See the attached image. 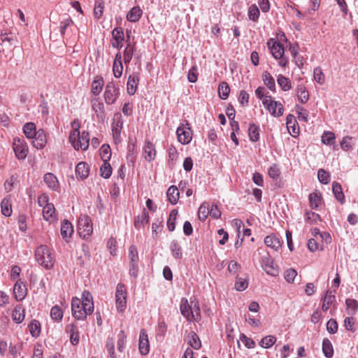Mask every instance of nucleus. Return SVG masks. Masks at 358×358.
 <instances>
[{
	"mask_svg": "<svg viewBox=\"0 0 358 358\" xmlns=\"http://www.w3.org/2000/svg\"><path fill=\"white\" fill-rule=\"evenodd\" d=\"M120 94L119 87L114 81L109 82L105 88L103 96L106 104L111 105L117 99Z\"/></svg>",
	"mask_w": 358,
	"mask_h": 358,
	"instance_id": "6e6552de",
	"label": "nucleus"
},
{
	"mask_svg": "<svg viewBox=\"0 0 358 358\" xmlns=\"http://www.w3.org/2000/svg\"><path fill=\"white\" fill-rule=\"evenodd\" d=\"M73 232V228L71 222L64 220L61 225V235L63 238L71 237Z\"/></svg>",
	"mask_w": 358,
	"mask_h": 358,
	"instance_id": "2f4dec72",
	"label": "nucleus"
},
{
	"mask_svg": "<svg viewBox=\"0 0 358 358\" xmlns=\"http://www.w3.org/2000/svg\"><path fill=\"white\" fill-rule=\"evenodd\" d=\"M249 136L250 139L253 141L256 142L259 140V127L252 124L250 125L249 129H248Z\"/></svg>",
	"mask_w": 358,
	"mask_h": 358,
	"instance_id": "5fc2aeb1",
	"label": "nucleus"
},
{
	"mask_svg": "<svg viewBox=\"0 0 358 358\" xmlns=\"http://www.w3.org/2000/svg\"><path fill=\"white\" fill-rule=\"evenodd\" d=\"M139 352L143 355H146L150 351V344L148 336L145 329H141L139 335L138 343Z\"/></svg>",
	"mask_w": 358,
	"mask_h": 358,
	"instance_id": "f3484780",
	"label": "nucleus"
},
{
	"mask_svg": "<svg viewBox=\"0 0 358 358\" xmlns=\"http://www.w3.org/2000/svg\"><path fill=\"white\" fill-rule=\"evenodd\" d=\"M127 289L124 285L119 283L115 292V304L118 312H123L127 306Z\"/></svg>",
	"mask_w": 358,
	"mask_h": 358,
	"instance_id": "0eeeda50",
	"label": "nucleus"
},
{
	"mask_svg": "<svg viewBox=\"0 0 358 358\" xmlns=\"http://www.w3.org/2000/svg\"><path fill=\"white\" fill-rule=\"evenodd\" d=\"M23 131L27 138H33L34 136L37 133L35 124L33 122L26 123L24 125Z\"/></svg>",
	"mask_w": 358,
	"mask_h": 358,
	"instance_id": "4c0bfd02",
	"label": "nucleus"
},
{
	"mask_svg": "<svg viewBox=\"0 0 358 358\" xmlns=\"http://www.w3.org/2000/svg\"><path fill=\"white\" fill-rule=\"evenodd\" d=\"M65 331L69 335L70 342L73 345H77L79 343V331L77 324L74 323L69 324L65 327Z\"/></svg>",
	"mask_w": 358,
	"mask_h": 358,
	"instance_id": "dca6fc26",
	"label": "nucleus"
},
{
	"mask_svg": "<svg viewBox=\"0 0 358 358\" xmlns=\"http://www.w3.org/2000/svg\"><path fill=\"white\" fill-rule=\"evenodd\" d=\"M93 231L91 219L87 215H80L78 221V232L83 238H87Z\"/></svg>",
	"mask_w": 358,
	"mask_h": 358,
	"instance_id": "39448f33",
	"label": "nucleus"
},
{
	"mask_svg": "<svg viewBox=\"0 0 358 358\" xmlns=\"http://www.w3.org/2000/svg\"><path fill=\"white\" fill-rule=\"evenodd\" d=\"M264 107L274 117H280L283 114L284 108L280 101H273L271 96H266L262 101Z\"/></svg>",
	"mask_w": 358,
	"mask_h": 358,
	"instance_id": "423d86ee",
	"label": "nucleus"
},
{
	"mask_svg": "<svg viewBox=\"0 0 358 358\" xmlns=\"http://www.w3.org/2000/svg\"><path fill=\"white\" fill-rule=\"evenodd\" d=\"M12 319L17 323L22 322L24 319V310L22 305H17L12 313Z\"/></svg>",
	"mask_w": 358,
	"mask_h": 358,
	"instance_id": "c756f323",
	"label": "nucleus"
},
{
	"mask_svg": "<svg viewBox=\"0 0 358 358\" xmlns=\"http://www.w3.org/2000/svg\"><path fill=\"white\" fill-rule=\"evenodd\" d=\"M92 107L98 118L103 119L105 117L104 105L99 99H94L92 100Z\"/></svg>",
	"mask_w": 358,
	"mask_h": 358,
	"instance_id": "b1692460",
	"label": "nucleus"
},
{
	"mask_svg": "<svg viewBox=\"0 0 358 358\" xmlns=\"http://www.w3.org/2000/svg\"><path fill=\"white\" fill-rule=\"evenodd\" d=\"M296 110L298 115V118L303 122L308 121V112L302 106H296Z\"/></svg>",
	"mask_w": 358,
	"mask_h": 358,
	"instance_id": "774afa93",
	"label": "nucleus"
},
{
	"mask_svg": "<svg viewBox=\"0 0 358 358\" xmlns=\"http://www.w3.org/2000/svg\"><path fill=\"white\" fill-rule=\"evenodd\" d=\"M260 15L259 10L256 4H252L248 8V16L253 22H257Z\"/></svg>",
	"mask_w": 358,
	"mask_h": 358,
	"instance_id": "37998d69",
	"label": "nucleus"
},
{
	"mask_svg": "<svg viewBox=\"0 0 358 358\" xmlns=\"http://www.w3.org/2000/svg\"><path fill=\"white\" fill-rule=\"evenodd\" d=\"M266 44L273 57L279 60L278 64L282 67H286L288 64V58L284 55L283 45L273 38L269 39Z\"/></svg>",
	"mask_w": 358,
	"mask_h": 358,
	"instance_id": "7ed1b4c3",
	"label": "nucleus"
},
{
	"mask_svg": "<svg viewBox=\"0 0 358 358\" xmlns=\"http://www.w3.org/2000/svg\"><path fill=\"white\" fill-rule=\"evenodd\" d=\"M310 206L313 209H316L319 207L322 201V195L320 192H315L309 195Z\"/></svg>",
	"mask_w": 358,
	"mask_h": 358,
	"instance_id": "c9c22d12",
	"label": "nucleus"
},
{
	"mask_svg": "<svg viewBox=\"0 0 358 358\" xmlns=\"http://www.w3.org/2000/svg\"><path fill=\"white\" fill-rule=\"evenodd\" d=\"M230 92L229 85L226 82H222L218 87L219 96L222 99H227Z\"/></svg>",
	"mask_w": 358,
	"mask_h": 358,
	"instance_id": "a18cd8bd",
	"label": "nucleus"
},
{
	"mask_svg": "<svg viewBox=\"0 0 358 358\" xmlns=\"http://www.w3.org/2000/svg\"><path fill=\"white\" fill-rule=\"evenodd\" d=\"M298 100L301 103H306L309 99V94L303 85H299L296 87Z\"/></svg>",
	"mask_w": 358,
	"mask_h": 358,
	"instance_id": "7c9ffc66",
	"label": "nucleus"
},
{
	"mask_svg": "<svg viewBox=\"0 0 358 358\" xmlns=\"http://www.w3.org/2000/svg\"><path fill=\"white\" fill-rule=\"evenodd\" d=\"M262 80L265 85L271 91L275 90V82L273 77L268 71H264L262 74Z\"/></svg>",
	"mask_w": 358,
	"mask_h": 358,
	"instance_id": "72a5a7b5",
	"label": "nucleus"
},
{
	"mask_svg": "<svg viewBox=\"0 0 358 358\" xmlns=\"http://www.w3.org/2000/svg\"><path fill=\"white\" fill-rule=\"evenodd\" d=\"M139 81V76L138 74L133 73L132 75H130L128 78L127 80V92L130 95L134 94L136 92L138 84Z\"/></svg>",
	"mask_w": 358,
	"mask_h": 358,
	"instance_id": "393cba45",
	"label": "nucleus"
},
{
	"mask_svg": "<svg viewBox=\"0 0 358 358\" xmlns=\"http://www.w3.org/2000/svg\"><path fill=\"white\" fill-rule=\"evenodd\" d=\"M335 300V295L332 294L331 291H327L324 297L323 298L322 308L324 311H327L333 301Z\"/></svg>",
	"mask_w": 358,
	"mask_h": 358,
	"instance_id": "e433bc0d",
	"label": "nucleus"
},
{
	"mask_svg": "<svg viewBox=\"0 0 358 358\" xmlns=\"http://www.w3.org/2000/svg\"><path fill=\"white\" fill-rule=\"evenodd\" d=\"M43 181L53 191L59 190V183L57 178L52 173H47L43 176Z\"/></svg>",
	"mask_w": 358,
	"mask_h": 358,
	"instance_id": "412c9836",
	"label": "nucleus"
},
{
	"mask_svg": "<svg viewBox=\"0 0 358 358\" xmlns=\"http://www.w3.org/2000/svg\"><path fill=\"white\" fill-rule=\"evenodd\" d=\"M180 313L189 322H199L201 319L199 303L197 300L190 299L189 303L187 299L182 298L180 301Z\"/></svg>",
	"mask_w": 358,
	"mask_h": 358,
	"instance_id": "f257e3e1",
	"label": "nucleus"
},
{
	"mask_svg": "<svg viewBox=\"0 0 358 358\" xmlns=\"http://www.w3.org/2000/svg\"><path fill=\"white\" fill-rule=\"evenodd\" d=\"M149 222V215L148 213L144 210L143 212V214L141 217H138L137 220L135 221V227H143L144 224L148 223Z\"/></svg>",
	"mask_w": 358,
	"mask_h": 358,
	"instance_id": "69168bd1",
	"label": "nucleus"
},
{
	"mask_svg": "<svg viewBox=\"0 0 358 358\" xmlns=\"http://www.w3.org/2000/svg\"><path fill=\"white\" fill-rule=\"evenodd\" d=\"M322 352L328 358H331L334 355V348L331 341L328 338H324L322 341Z\"/></svg>",
	"mask_w": 358,
	"mask_h": 358,
	"instance_id": "58836bf2",
	"label": "nucleus"
},
{
	"mask_svg": "<svg viewBox=\"0 0 358 358\" xmlns=\"http://www.w3.org/2000/svg\"><path fill=\"white\" fill-rule=\"evenodd\" d=\"M36 259L39 264L47 269L53 267L55 263V257L50 248L46 245H40L35 252Z\"/></svg>",
	"mask_w": 358,
	"mask_h": 358,
	"instance_id": "f03ea898",
	"label": "nucleus"
},
{
	"mask_svg": "<svg viewBox=\"0 0 358 358\" xmlns=\"http://www.w3.org/2000/svg\"><path fill=\"white\" fill-rule=\"evenodd\" d=\"M127 336L124 331H120L118 334L117 349L120 352H123L126 344Z\"/></svg>",
	"mask_w": 358,
	"mask_h": 358,
	"instance_id": "680f3d73",
	"label": "nucleus"
},
{
	"mask_svg": "<svg viewBox=\"0 0 358 358\" xmlns=\"http://www.w3.org/2000/svg\"><path fill=\"white\" fill-rule=\"evenodd\" d=\"M33 138L32 144L37 149L43 148L47 143L46 135L43 129L37 131L36 134L34 136Z\"/></svg>",
	"mask_w": 358,
	"mask_h": 358,
	"instance_id": "aec40b11",
	"label": "nucleus"
},
{
	"mask_svg": "<svg viewBox=\"0 0 358 358\" xmlns=\"http://www.w3.org/2000/svg\"><path fill=\"white\" fill-rule=\"evenodd\" d=\"M29 330L33 337L37 338L41 334V324L38 321L34 320L29 324Z\"/></svg>",
	"mask_w": 358,
	"mask_h": 358,
	"instance_id": "79ce46f5",
	"label": "nucleus"
},
{
	"mask_svg": "<svg viewBox=\"0 0 358 358\" xmlns=\"http://www.w3.org/2000/svg\"><path fill=\"white\" fill-rule=\"evenodd\" d=\"M90 173V166L84 162H79L76 167V175L78 178L81 180L88 177Z\"/></svg>",
	"mask_w": 358,
	"mask_h": 358,
	"instance_id": "5701e85b",
	"label": "nucleus"
},
{
	"mask_svg": "<svg viewBox=\"0 0 358 358\" xmlns=\"http://www.w3.org/2000/svg\"><path fill=\"white\" fill-rule=\"evenodd\" d=\"M248 286V282L246 278H241V277H237L236 280L235 282V289L237 291H243L245 290Z\"/></svg>",
	"mask_w": 358,
	"mask_h": 358,
	"instance_id": "052dcab7",
	"label": "nucleus"
},
{
	"mask_svg": "<svg viewBox=\"0 0 358 358\" xmlns=\"http://www.w3.org/2000/svg\"><path fill=\"white\" fill-rule=\"evenodd\" d=\"M28 290L26 285L20 280L13 287V296L16 301H21L26 297Z\"/></svg>",
	"mask_w": 358,
	"mask_h": 358,
	"instance_id": "4468645a",
	"label": "nucleus"
},
{
	"mask_svg": "<svg viewBox=\"0 0 358 358\" xmlns=\"http://www.w3.org/2000/svg\"><path fill=\"white\" fill-rule=\"evenodd\" d=\"M178 210L176 209H173L171 211L169 219L167 220V227L170 231H173L176 228V220L178 215Z\"/></svg>",
	"mask_w": 358,
	"mask_h": 358,
	"instance_id": "de8ad7c7",
	"label": "nucleus"
},
{
	"mask_svg": "<svg viewBox=\"0 0 358 358\" xmlns=\"http://www.w3.org/2000/svg\"><path fill=\"white\" fill-rule=\"evenodd\" d=\"M277 82L281 90L283 91H288L292 87L291 80L282 74L278 76Z\"/></svg>",
	"mask_w": 358,
	"mask_h": 358,
	"instance_id": "473e14b6",
	"label": "nucleus"
},
{
	"mask_svg": "<svg viewBox=\"0 0 358 358\" xmlns=\"http://www.w3.org/2000/svg\"><path fill=\"white\" fill-rule=\"evenodd\" d=\"M178 141L182 145L189 143L192 138V131L189 124L186 121V123L181 124L176 131Z\"/></svg>",
	"mask_w": 358,
	"mask_h": 358,
	"instance_id": "1a4fd4ad",
	"label": "nucleus"
},
{
	"mask_svg": "<svg viewBox=\"0 0 358 358\" xmlns=\"http://www.w3.org/2000/svg\"><path fill=\"white\" fill-rule=\"evenodd\" d=\"M113 41L111 45L114 48L120 49L123 46L124 36L123 29L120 27L112 31Z\"/></svg>",
	"mask_w": 358,
	"mask_h": 358,
	"instance_id": "ddd939ff",
	"label": "nucleus"
},
{
	"mask_svg": "<svg viewBox=\"0 0 358 358\" xmlns=\"http://www.w3.org/2000/svg\"><path fill=\"white\" fill-rule=\"evenodd\" d=\"M349 314L354 315L358 310V302L355 299H347L345 301Z\"/></svg>",
	"mask_w": 358,
	"mask_h": 358,
	"instance_id": "3c124183",
	"label": "nucleus"
},
{
	"mask_svg": "<svg viewBox=\"0 0 358 358\" xmlns=\"http://www.w3.org/2000/svg\"><path fill=\"white\" fill-rule=\"evenodd\" d=\"M101 176L104 178H108L112 173V167L108 162H103L100 167Z\"/></svg>",
	"mask_w": 358,
	"mask_h": 358,
	"instance_id": "603ef678",
	"label": "nucleus"
},
{
	"mask_svg": "<svg viewBox=\"0 0 358 358\" xmlns=\"http://www.w3.org/2000/svg\"><path fill=\"white\" fill-rule=\"evenodd\" d=\"M264 243L274 251H278L282 247V241L277 235L271 234L265 237Z\"/></svg>",
	"mask_w": 358,
	"mask_h": 358,
	"instance_id": "a211bd4d",
	"label": "nucleus"
},
{
	"mask_svg": "<svg viewBox=\"0 0 358 358\" xmlns=\"http://www.w3.org/2000/svg\"><path fill=\"white\" fill-rule=\"evenodd\" d=\"M276 342V338L273 336L269 335L264 337L259 345L264 348H271Z\"/></svg>",
	"mask_w": 358,
	"mask_h": 358,
	"instance_id": "6e6d98bb",
	"label": "nucleus"
},
{
	"mask_svg": "<svg viewBox=\"0 0 358 358\" xmlns=\"http://www.w3.org/2000/svg\"><path fill=\"white\" fill-rule=\"evenodd\" d=\"M81 301L87 306L88 310H94V303L92 294L90 292L84 291L83 292V299H81Z\"/></svg>",
	"mask_w": 358,
	"mask_h": 358,
	"instance_id": "49530a36",
	"label": "nucleus"
},
{
	"mask_svg": "<svg viewBox=\"0 0 358 358\" xmlns=\"http://www.w3.org/2000/svg\"><path fill=\"white\" fill-rule=\"evenodd\" d=\"M106 348L110 358H118L115 353V343L113 338H108L107 339Z\"/></svg>",
	"mask_w": 358,
	"mask_h": 358,
	"instance_id": "e2e57ef3",
	"label": "nucleus"
},
{
	"mask_svg": "<svg viewBox=\"0 0 358 358\" xmlns=\"http://www.w3.org/2000/svg\"><path fill=\"white\" fill-rule=\"evenodd\" d=\"M104 85V80L101 76H96L91 85V92L97 96L102 91Z\"/></svg>",
	"mask_w": 358,
	"mask_h": 358,
	"instance_id": "a878e982",
	"label": "nucleus"
},
{
	"mask_svg": "<svg viewBox=\"0 0 358 358\" xmlns=\"http://www.w3.org/2000/svg\"><path fill=\"white\" fill-rule=\"evenodd\" d=\"M100 155L103 162H108L111 157V150L108 145H103L101 148Z\"/></svg>",
	"mask_w": 358,
	"mask_h": 358,
	"instance_id": "13d9d810",
	"label": "nucleus"
},
{
	"mask_svg": "<svg viewBox=\"0 0 358 358\" xmlns=\"http://www.w3.org/2000/svg\"><path fill=\"white\" fill-rule=\"evenodd\" d=\"M71 311L72 315L78 320H85L88 315H91L93 312V310H88L87 306L77 297L72 299Z\"/></svg>",
	"mask_w": 358,
	"mask_h": 358,
	"instance_id": "20e7f679",
	"label": "nucleus"
},
{
	"mask_svg": "<svg viewBox=\"0 0 358 358\" xmlns=\"http://www.w3.org/2000/svg\"><path fill=\"white\" fill-rule=\"evenodd\" d=\"M104 9L103 0H96L94 8V15L96 19H100L103 15Z\"/></svg>",
	"mask_w": 358,
	"mask_h": 358,
	"instance_id": "c03bdc74",
	"label": "nucleus"
},
{
	"mask_svg": "<svg viewBox=\"0 0 358 358\" xmlns=\"http://www.w3.org/2000/svg\"><path fill=\"white\" fill-rule=\"evenodd\" d=\"M129 258L130 264H138V254L137 248L134 245L130 246L129 249Z\"/></svg>",
	"mask_w": 358,
	"mask_h": 358,
	"instance_id": "0e129e2a",
	"label": "nucleus"
},
{
	"mask_svg": "<svg viewBox=\"0 0 358 358\" xmlns=\"http://www.w3.org/2000/svg\"><path fill=\"white\" fill-rule=\"evenodd\" d=\"M50 316L55 321H60L63 317V311L58 306H55L51 308Z\"/></svg>",
	"mask_w": 358,
	"mask_h": 358,
	"instance_id": "4d7b16f0",
	"label": "nucleus"
},
{
	"mask_svg": "<svg viewBox=\"0 0 358 358\" xmlns=\"http://www.w3.org/2000/svg\"><path fill=\"white\" fill-rule=\"evenodd\" d=\"M123 121L122 115L120 113L114 114L112 122V132L115 143L120 141V134L122 129Z\"/></svg>",
	"mask_w": 358,
	"mask_h": 358,
	"instance_id": "9b49d317",
	"label": "nucleus"
},
{
	"mask_svg": "<svg viewBox=\"0 0 358 358\" xmlns=\"http://www.w3.org/2000/svg\"><path fill=\"white\" fill-rule=\"evenodd\" d=\"M322 142L326 145H333L335 143V134L331 131H325L322 136Z\"/></svg>",
	"mask_w": 358,
	"mask_h": 358,
	"instance_id": "864d4df0",
	"label": "nucleus"
},
{
	"mask_svg": "<svg viewBox=\"0 0 358 358\" xmlns=\"http://www.w3.org/2000/svg\"><path fill=\"white\" fill-rule=\"evenodd\" d=\"M317 178L320 182L327 184L329 182L330 176L325 170L320 169L317 171Z\"/></svg>",
	"mask_w": 358,
	"mask_h": 358,
	"instance_id": "338daca9",
	"label": "nucleus"
},
{
	"mask_svg": "<svg viewBox=\"0 0 358 358\" xmlns=\"http://www.w3.org/2000/svg\"><path fill=\"white\" fill-rule=\"evenodd\" d=\"M123 71V65L122 62V55L118 52L115 57V59L113 64V76L119 78L121 77Z\"/></svg>",
	"mask_w": 358,
	"mask_h": 358,
	"instance_id": "4be33fe9",
	"label": "nucleus"
},
{
	"mask_svg": "<svg viewBox=\"0 0 358 358\" xmlns=\"http://www.w3.org/2000/svg\"><path fill=\"white\" fill-rule=\"evenodd\" d=\"M75 150H78L81 149L86 150L89 147L90 143V134L87 131H83L80 134L79 133V137L73 141H69Z\"/></svg>",
	"mask_w": 358,
	"mask_h": 358,
	"instance_id": "f8f14e48",
	"label": "nucleus"
},
{
	"mask_svg": "<svg viewBox=\"0 0 358 358\" xmlns=\"http://www.w3.org/2000/svg\"><path fill=\"white\" fill-rule=\"evenodd\" d=\"M262 266L267 274L272 276L278 275V267L274 266L273 260L268 255L262 257Z\"/></svg>",
	"mask_w": 358,
	"mask_h": 358,
	"instance_id": "2eb2a0df",
	"label": "nucleus"
},
{
	"mask_svg": "<svg viewBox=\"0 0 358 358\" xmlns=\"http://www.w3.org/2000/svg\"><path fill=\"white\" fill-rule=\"evenodd\" d=\"M13 148L17 159H24L26 158L29 150L27 143L23 139L15 138L13 139Z\"/></svg>",
	"mask_w": 358,
	"mask_h": 358,
	"instance_id": "9d476101",
	"label": "nucleus"
},
{
	"mask_svg": "<svg viewBox=\"0 0 358 358\" xmlns=\"http://www.w3.org/2000/svg\"><path fill=\"white\" fill-rule=\"evenodd\" d=\"M143 10L139 6L133 7L127 13V19L131 22H136L141 17Z\"/></svg>",
	"mask_w": 358,
	"mask_h": 358,
	"instance_id": "cd10ccee",
	"label": "nucleus"
},
{
	"mask_svg": "<svg viewBox=\"0 0 358 358\" xmlns=\"http://www.w3.org/2000/svg\"><path fill=\"white\" fill-rule=\"evenodd\" d=\"M43 217L45 220L50 223H54L57 220L55 208L52 203L43 208Z\"/></svg>",
	"mask_w": 358,
	"mask_h": 358,
	"instance_id": "6ab92c4d",
	"label": "nucleus"
},
{
	"mask_svg": "<svg viewBox=\"0 0 358 358\" xmlns=\"http://www.w3.org/2000/svg\"><path fill=\"white\" fill-rule=\"evenodd\" d=\"M179 191L178 188L174 185L169 187L167 189L166 196L169 201L171 204H176L178 202L179 199Z\"/></svg>",
	"mask_w": 358,
	"mask_h": 358,
	"instance_id": "c85d7f7f",
	"label": "nucleus"
},
{
	"mask_svg": "<svg viewBox=\"0 0 358 358\" xmlns=\"http://www.w3.org/2000/svg\"><path fill=\"white\" fill-rule=\"evenodd\" d=\"M72 131L69 135V141H75L79 137L80 122L78 120H74L71 124Z\"/></svg>",
	"mask_w": 358,
	"mask_h": 358,
	"instance_id": "ea45409f",
	"label": "nucleus"
},
{
	"mask_svg": "<svg viewBox=\"0 0 358 358\" xmlns=\"http://www.w3.org/2000/svg\"><path fill=\"white\" fill-rule=\"evenodd\" d=\"M143 150L144 157L147 161L150 162L155 159L156 150L154 144L150 141H146Z\"/></svg>",
	"mask_w": 358,
	"mask_h": 358,
	"instance_id": "bb28decb",
	"label": "nucleus"
},
{
	"mask_svg": "<svg viewBox=\"0 0 358 358\" xmlns=\"http://www.w3.org/2000/svg\"><path fill=\"white\" fill-rule=\"evenodd\" d=\"M1 213L6 217L12 214L11 203L9 198H5L1 203Z\"/></svg>",
	"mask_w": 358,
	"mask_h": 358,
	"instance_id": "a19ab883",
	"label": "nucleus"
},
{
	"mask_svg": "<svg viewBox=\"0 0 358 358\" xmlns=\"http://www.w3.org/2000/svg\"><path fill=\"white\" fill-rule=\"evenodd\" d=\"M134 48L131 45V42L127 43V46L124 51V62L125 64H129L132 59Z\"/></svg>",
	"mask_w": 358,
	"mask_h": 358,
	"instance_id": "8fccbe9b",
	"label": "nucleus"
},
{
	"mask_svg": "<svg viewBox=\"0 0 358 358\" xmlns=\"http://www.w3.org/2000/svg\"><path fill=\"white\" fill-rule=\"evenodd\" d=\"M313 77L315 80L320 85H323L325 82L324 74L320 67H317L314 69Z\"/></svg>",
	"mask_w": 358,
	"mask_h": 358,
	"instance_id": "bf43d9fd",
	"label": "nucleus"
},
{
	"mask_svg": "<svg viewBox=\"0 0 358 358\" xmlns=\"http://www.w3.org/2000/svg\"><path fill=\"white\" fill-rule=\"evenodd\" d=\"M332 190L336 199L341 203H343L345 202V196L342 191L341 185L337 182H334L332 184Z\"/></svg>",
	"mask_w": 358,
	"mask_h": 358,
	"instance_id": "f704fd0d",
	"label": "nucleus"
},
{
	"mask_svg": "<svg viewBox=\"0 0 358 358\" xmlns=\"http://www.w3.org/2000/svg\"><path fill=\"white\" fill-rule=\"evenodd\" d=\"M189 344L190 346L196 350H198L201 348V343L199 336L196 333L192 331L189 334Z\"/></svg>",
	"mask_w": 358,
	"mask_h": 358,
	"instance_id": "09e8293b",
	"label": "nucleus"
}]
</instances>
